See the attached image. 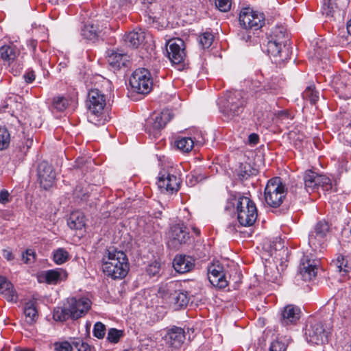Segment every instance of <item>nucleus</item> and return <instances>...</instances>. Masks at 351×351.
Wrapping results in <instances>:
<instances>
[{"mask_svg":"<svg viewBox=\"0 0 351 351\" xmlns=\"http://www.w3.org/2000/svg\"><path fill=\"white\" fill-rule=\"evenodd\" d=\"M53 318L56 322H64L71 319L68 305L65 307H56L53 312Z\"/></svg>","mask_w":351,"mask_h":351,"instance_id":"35","label":"nucleus"},{"mask_svg":"<svg viewBox=\"0 0 351 351\" xmlns=\"http://www.w3.org/2000/svg\"><path fill=\"white\" fill-rule=\"evenodd\" d=\"M67 224L72 230H81L85 226L86 220L84 213L79 210L71 213L67 219Z\"/></svg>","mask_w":351,"mask_h":351,"instance_id":"30","label":"nucleus"},{"mask_svg":"<svg viewBox=\"0 0 351 351\" xmlns=\"http://www.w3.org/2000/svg\"><path fill=\"white\" fill-rule=\"evenodd\" d=\"M69 106V100L63 96L54 97L52 101V108L58 112H63Z\"/></svg>","mask_w":351,"mask_h":351,"instance_id":"38","label":"nucleus"},{"mask_svg":"<svg viewBox=\"0 0 351 351\" xmlns=\"http://www.w3.org/2000/svg\"><path fill=\"white\" fill-rule=\"evenodd\" d=\"M334 265L337 267V271L341 273L342 276H345L351 270V267L348 264V261L343 256H339L337 258L333 261Z\"/></svg>","mask_w":351,"mask_h":351,"instance_id":"36","label":"nucleus"},{"mask_svg":"<svg viewBox=\"0 0 351 351\" xmlns=\"http://www.w3.org/2000/svg\"><path fill=\"white\" fill-rule=\"evenodd\" d=\"M43 276L47 284L55 285L64 280L67 278V273L62 269H50L46 271Z\"/></svg>","mask_w":351,"mask_h":351,"instance_id":"29","label":"nucleus"},{"mask_svg":"<svg viewBox=\"0 0 351 351\" xmlns=\"http://www.w3.org/2000/svg\"><path fill=\"white\" fill-rule=\"evenodd\" d=\"M271 40L290 49V36L284 27H276L272 32Z\"/></svg>","mask_w":351,"mask_h":351,"instance_id":"28","label":"nucleus"},{"mask_svg":"<svg viewBox=\"0 0 351 351\" xmlns=\"http://www.w3.org/2000/svg\"><path fill=\"white\" fill-rule=\"evenodd\" d=\"M19 53L17 48L14 45H3L0 48L1 58L9 64L16 58Z\"/></svg>","mask_w":351,"mask_h":351,"instance_id":"32","label":"nucleus"},{"mask_svg":"<svg viewBox=\"0 0 351 351\" xmlns=\"http://www.w3.org/2000/svg\"><path fill=\"white\" fill-rule=\"evenodd\" d=\"M193 230L194 232V233L197 235V236H199L200 234V230L197 228H193Z\"/></svg>","mask_w":351,"mask_h":351,"instance_id":"61","label":"nucleus"},{"mask_svg":"<svg viewBox=\"0 0 351 351\" xmlns=\"http://www.w3.org/2000/svg\"><path fill=\"white\" fill-rule=\"evenodd\" d=\"M285 344L278 340H275L271 342L269 351H285Z\"/></svg>","mask_w":351,"mask_h":351,"instance_id":"50","label":"nucleus"},{"mask_svg":"<svg viewBox=\"0 0 351 351\" xmlns=\"http://www.w3.org/2000/svg\"><path fill=\"white\" fill-rule=\"evenodd\" d=\"M2 256L8 261H11L14 258L12 252L8 249H3L2 250Z\"/></svg>","mask_w":351,"mask_h":351,"instance_id":"56","label":"nucleus"},{"mask_svg":"<svg viewBox=\"0 0 351 351\" xmlns=\"http://www.w3.org/2000/svg\"><path fill=\"white\" fill-rule=\"evenodd\" d=\"M106 105V95L101 90L94 88L88 92L86 106L90 122L101 125L108 121V116L105 114Z\"/></svg>","mask_w":351,"mask_h":351,"instance_id":"2","label":"nucleus"},{"mask_svg":"<svg viewBox=\"0 0 351 351\" xmlns=\"http://www.w3.org/2000/svg\"><path fill=\"white\" fill-rule=\"evenodd\" d=\"M204 143L202 135L200 137H186L178 136L174 142L175 146L180 151L188 153L192 150L195 145H202Z\"/></svg>","mask_w":351,"mask_h":351,"instance_id":"18","label":"nucleus"},{"mask_svg":"<svg viewBox=\"0 0 351 351\" xmlns=\"http://www.w3.org/2000/svg\"><path fill=\"white\" fill-rule=\"evenodd\" d=\"M245 106V101L240 91L227 93L219 102L221 112L228 119L239 116L243 112Z\"/></svg>","mask_w":351,"mask_h":351,"instance_id":"5","label":"nucleus"},{"mask_svg":"<svg viewBox=\"0 0 351 351\" xmlns=\"http://www.w3.org/2000/svg\"><path fill=\"white\" fill-rule=\"evenodd\" d=\"M214 40V36L210 32H204L199 36V43L204 49L209 48Z\"/></svg>","mask_w":351,"mask_h":351,"instance_id":"41","label":"nucleus"},{"mask_svg":"<svg viewBox=\"0 0 351 351\" xmlns=\"http://www.w3.org/2000/svg\"><path fill=\"white\" fill-rule=\"evenodd\" d=\"M300 309L294 305L286 306L281 313L280 322L282 325L287 326L295 324L300 317Z\"/></svg>","mask_w":351,"mask_h":351,"instance_id":"23","label":"nucleus"},{"mask_svg":"<svg viewBox=\"0 0 351 351\" xmlns=\"http://www.w3.org/2000/svg\"><path fill=\"white\" fill-rule=\"evenodd\" d=\"M123 335V331L116 328H110L108 330L107 339L113 343H117Z\"/></svg>","mask_w":351,"mask_h":351,"instance_id":"43","label":"nucleus"},{"mask_svg":"<svg viewBox=\"0 0 351 351\" xmlns=\"http://www.w3.org/2000/svg\"><path fill=\"white\" fill-rule=\"evenodd\" d=\"M189 298L187 293L184 291H181L179 288H177L176 292L171 300L169 304H173L176 308L185 306L189 303Z\"/></svg>","mask_w":351,"mask_h":351,"instance_id":"34","label":"nucleus"},{"mask_svg":"<svg viewBox=\"0 0 351 351\" xmlns=\"http://www.w3.org/2000/svg\"><path fill=\"white\" fill-rule=\"evenodd\" d=\"M203 179L204 178L200 173L197 171H193L187 176L186 182L192 186L202 181Z\"/></svg>","mask_w":351,"mask_h":351,"instance_id":"49","label":"nucleus"},{"mask_svg":"<svg viewBox=\"0 0 351 351\" xmlns=\"http://www.w3.org/2000/svg\"><path fill=\"white\" fill-rule=\"evenodd\" d=\"M160 271V263L156 261L152 262L146 268V272L149 276L159 275Z\"/></svg>","mask_w":351,"mask_h":351,"instance_id":"44","label":"nucleus"},{"mask_svg":"<svg viewBox=\"0 0 351 351\" xmlns=\"http://www.w3.org/2000/svg\"><path fill=\"white\" fill-rule=\"evenodd\" d=\"M302 97L308 100L311 104H314L319 99V93L315 90L314 86H310L306 88L302 93Z\"/></svg>","mask_w":351,"mask_h":351,"instance_id":"37","label":"nucleus"},{"mask_svg":"<svg viewBox=\"0 0 351 351\" xmlns=\"http://www.w3.org/2000/svg\"><path fill=\"white\" fill-rule=\"evenodd\" d=\"M91 301L87 298H71L67 305L71 315V319L76 320L84 316L91 307Z\"/></svg>","mask_w":351,"mask_h":351,"instance_id":"11","label":"nucleus"},{"mask_svg":"<svg viewBox=\"0 0 351 351\" xmlns=\"http://www.w3.org/2000/svg\"><path fill=\"white\" fill-rule=\"evenodd\" d=\"M304 182L305 189L308 193L319 189H322L324 192L330 191L332 189V184L329 178L324 175H319L311 170L305 172Z\"/></svg>","mask_w":351,"mask_h":351,"instance_id":"7","label":"nucleus"},{"mask_svg":"<svg viewBox=\"0 0 351 351\" xmlns=\"http://www.w3.org/2000/svg\"><path fill=\"white\" fill-rule=\"evenodd\" d=\"M180 179L170 172L160 173L157 184L162 192L173 193L180 189Z\"/></svg>","mask_w":351,"mask_h":351,"instance_id":"14","label":"nucleus"},{"mask_svg":"<svg viewBox=\"0 0 351 351\" xmlns=\"http://www.w3.org/2000/svg\"><path fill=\"white\" fill-rule=\"evenodd\" d=\"M145 34L142 29L130 32L124 36L125 44L131 48H138L145 40Z\"/></svg>","mask_w":351,"mask_h":351,"instance_id":"27","label":"nucleus"},{"mask_svg":"<svg viewBox=\"0 0 351 351\" xmlns=\"http://www.w3.org/2000/svg\"><path fill=\"white\" fill-rule=\"evenodd\" d=\"M10 142V134L5 127H0V150L6 149Z\"/></svg>","mask_w":351,"mask_h":351,"instance_id":"40","label":"nucleus"},{"mask_svg":"<svg viewBox=\"0 0 351 351\" xmlns=\"http://www.w3.org/2000/svg\"><path fill=\"white\" fill-rule=\"evenodd\" d=\"M203 179L204 178L200 173L197 171H193L187 176L186 182L192 186L202 181Z\"/></svg>","mask_w":351,"mask_h":351,"instance_id":"48","label":"nucleus"},{"mask_svg":"<svg viewBox=\"0 0 351 351\" xmlns=\"http://www.w3.org/2000/svg\"><path fill=\"white\" fill-rule=\"evenodd\" d=\"M104 274L112 280L124 278L130 270L127 255L121 250L108 249L101 260Z\"/></svg>","mask_w":351,"mask_h":351,"instance_id":"1","label":"nucleus"},{"mask_svg":"<svg viewBox=\"0 0 351 351\" xmlns=\"http://www.w3.org/2000/svg\"><path fill=\"white\" fill-rule=\"evenodd\" d=\"M108 62L115 69H120L122 66H127L128 56L126 53L117 52L114 50L108 51Z\"/></svg>","mask_w":351,"mask_h":351,"instance_id":"26","label":"nucleus"},{"mask_svg":"<svg viewBox=\"0 0 351 351\" xmlns=\"http://www.w3.org/2000/svg\"><path fill=\"white\" fill-rule=\"evenodd\" d=\"M318 263L317 260L311 259L308 256L301 259L300 274L304 281H309L316 276Z\"/></svg>","mask_w":351,"mask_h":351,"instance_id":"16","label":"nucleus"},{"mask_svg":"<svg viewBox=\"0 0 351 351\" xmlns=\"http://www.w3.org/2000/svg\"><path fill=\"white\" fill-rule=\"evenodd\" d=\"M252 169L248 164H241L238 171L239 178L243 180H247L252 175Z\"/></svg>","mask_w":351,"mask_h":351,"instance_id":"42","label":"nucleus"},{"mask_svg":"<svg viewBox=\"0 0 351 351\" xmlns=\"http://www.w3.org/2000/svg\"><path fill=\"white\" fill-rule=\"evenodd\" d=\"M0 294L8 302H17L18 295L13 285L5 277L2 276H0Z\"/></svg>","mask_w":351,"mask_h":351,"instance_id":"24","label":"nucleus"},{"mask_svg":"<svg viewBox=\"0 0 351 351\" xmlns=\"http://www.w3.org/2000/svg\"><path fill=\"white\" fill-rule=\"evenodd\" d=\"M347 29H348V34H350L351 35V19L350 21H348L347 23Z\"/></svg>","mask_w":351,"mask_h":351,"instance_id":"60","label":"nucleus"},{"mask_svg":"<svg viewBox=\"0 0 351 351\" xmlns=\"http://www.w3.org/2000/svg\"><path fill=\"white\" fill-rule=\"evenodd\" d=\"M24 314L25 316V321L28 324L32 325L36 322L38 315L36 309V301L30 300L25 304Z\"/></svg>","mask_w":351,"mask_h":351,"instance_id":"31","label":"nucleus"},{"mask_svg":"<svg viewBox=\"0 0 351 351\" xmlns=\"http://www.w3.org/2000/svg\"><path fill=\"white\" fill-rule=\"evenodd\" d=\"M32 144L33 140L30 138H27L23 142L22 145L19 146V151L21 152V154L25 155L32 147Z\"/></svg>","mask_w":351,"mask_h":351,"instance_id":"51","label":"nucleus"},{"mask_svg":"<svg viewBox=\"0 0 351 351\" xmlns=\"http://www.w3.org/2000/svg\"><path fill=\"white\" fill-rule=\"evenodd\" d=\"M165 342L171 347L178 348L185 340V334L183 328L173 326L167 330L164 337Z\"/></svg>","mask_w":351,"mask_h":351,"instance_id":"19","label":"nucleus"},{"mask_svg":"<svg viewBox=\"0 0 351 351\" xmlns=\"http://www.w3.org/2000/svg\"><path fill=\"white\" fill-rule=\"evenodd\" d=\"M289 116V112L287 111H285V110H282V111H280L278 112V117H288Z\"/></svg>","mask_w":351,"mask_h":351,"instance_id":"58","label":"nucleus"},{"mask_svg":"<svg viewBox=\"0 0 351 351\" xmlns=\"http://www.w3.org/2000/svg\"><path fill=\"white\" fill-rule=\"evenodd\" d=\"M53 346L56 351H73V347L68 341L56 342Z\"/></svg>","mask_w":351,"mask_h":351,"instance_id":"47","label":"nucleus"},{"mask_svg":"<svg viewBox=\"0 0 351 351\" xmlns=\"http://www.w3.org/2000/svg\"><path fill=\"white\" fill-rule=\"evenodd\" d=\"M34 258V252L31 250H26L25 253L23 254V260L24 263L28 264L31 263Z\"/></svg>","mask_w":351,"mask_h":351,"instance_id":"53","label":"nucleus"},{"mask_svg":"<svg viewBox=\"0 0 351 351\" xmlns=\"http://www.w3.org/2000/svg\"><path fill=\"white\" fill-rule=\"evenodd\" d=\"M15 351H34L32 349H29V348H15Z\"/></svg>","mask_w":351,"mask_h":351,"instance_id":"59","label":"nucleus"},{"mask_svg":"<svg viewBox=\"0 0 351 351\" xmlns=\"http://www.w3.org/2000/svg\"><path fill=\"white\" fill-rule=\"evenodd\" d=\"M216 7L221 12H228L231 8L230 0H215Z\"/></svg>","mask_w":351,"mask_h":351,"instance_id":"46","label":"nucleus"},{"mask_svg":"<svg viewBox=\"0 0 351 351\" xmlns=\"http://www.w3.org/2000/svg\"><path fill=\"white\" fill-rule=\"evenodd\" d=\"M180 283L177 281H170L167 283L162 284L159 287L158 295L166 300L168 304H170V301L173 299L177 288H180Z\"/></svg>","mask_w":351,"mask_h":351,"instance_id":"25","label":"nucleus"},{"mask_svg":"<svg viewBox=\"0 0 351 351\" xmlns=\"http://www.w3.org/2000/svg\"><path fill=\"white\" fill-rule=\"evenodd\" d=\"M267 52L276 64H280L290 58V49L279 45L271 39L267 44Z\"/></svg>","mask_w":351,"mask_h":351,"instance_id":"15","label":"nucleus"},{"mask_svg":"<svg viewBox=\"0 0 351 351\" xmlns=\"http://www.w3.org/2000/svg\"><path fill=\"white\" fill-rule=\"evenodd\" d=\"M129 83L134 92L139 94H147L152 90L153 81L147 69L138 68L132 73Z\"/></svg>","mask_w":351,"mask_h":351,"instance_id":"6","label":"nucleus"},{"mask_svg":"<svg viewBox=\"0 0 351 351\" xmlns=\"http://www.w3.org/2000/svg\"><path fill=\"white\" fill-rule=\"evenodd\" d=\"M69 252L64 248H58L53 252V261L57 265H62L69 259Z\"/></svg>","mask_w":351,"mask_h":351,"instance_id":"39","label":"nucleus"},{"mask_svg":"<svg viewBox=\"0 0 351 351\" xmlns=\"http://www.w3.org/2000/svg\"><path fill=\"white\" fill-rule=\"evenodd\" d=\"M248 140H249L250 143L256 145L258 142L259 137H258V134H256L255 133H252V134H250V136L248 137Z\"/></svg>","mask_w":351,"mask_h":351,"instance_id":"57","label":"nucleus"},{"mask_svg":"<svg viewBox=\"0 0 351 351\" xmlns=\"http://www.w3.org/2000/svg\"><path fill=\"white\" fill-rule=\"evenodd\" d=\"M10 201L11 198L10 193L5 189L1 190L0 191V203L2 204H5Z\"/></svg>","mask_w":351,"mask_h":351,"instance_id":"52","label":"nucleus"},{"mask_svg":"<svg viewBox=\"0 0 351 351\" xmlns=\"http://www.w3.org/2000/svg\"><path fill=\"white\" fill-rule=\"evenodd\" d=\"M329 232V225L324 220L319 221L308 236V243L311 247L317 250L324 244L325 237Z\"/></svg>","mask_w":351,"mask_h":351,"instance_id":"12","label":"nucleus"},{"mask_svg":"<svg viewBox=\"0 0 351 351\" xmlns=\"http://www.w3.org/2000/svg\"><path fill=\"white\" fill-rule=\"evenodd\" d=\"M208 276L210 282L219 288H225L228 286L223 268L219 264H212L208 268Z\"/></svg>","mask_w":351,"mask_h":351,"instance_id":"17","label":"nucleus"},{"mask_svg":"<svg viewBox=\"0 0 351 351\" xmlns=\"http://www.w3.org/2000/svg\"><path fill=\"white\" fill-rule=\"evenodd\" d=\"M75 347L78 351H90V346L84 342L76 343Z\"/></svg>","mask_w":351,"mask_h":351,"instance_id":"55","label":"nucleus"},{"mask_svg":"<svg viewBox=\"0 0 351 351\" xmlns=\"http://www.w3.org/2000/svg\"><path fill=\"white\" fill-rule=\"evenodd\" d=\"M237 206V219L243 226H250L257 219V208L252 200L245 196H232L228 199L226 210Z\"/></svg>","mask_w":351,"mask_h":351,"instance_id":"3","label":"nucleus"},{"mask_svg":"<svg viewBox=\"0 0 351 351\" xmlns=\"http://www.w3.org/2000/svg\"><path fill=\"white\" fill-rule=\"evenodd\" d=\"M154 0H143L144 3H152Z\"/></svg>","mask_w":351,"mask_h":351,"instance_id":"62","label":"nucleus"},{"mask_svg":"<svg viewBox=\"0 0 351 351\" xmlns=\"http://www.w3.org/2000/svg\"><path fill=\"white\" fill-rule=\"evenodd\" d=\"M38 176L40 186L47 190L54 183L56 173L51 165L46 161H43L38 165Z\"/></svg>","mask_w":351,"mask_h":351,"instance_id":"13","label":"nucleus"},{"mask_svg":"<svg viewBox=\"0 0 351 351\" xmlns=\"http://www.w3.org/2000/svg\"><path fill=\"white\" fill-rule=\"evenodd\" d=\"M100 32L99 26L91 22L84 25L82 29V35L87 40H93L98 36Z\"/></svg>","mask_w":351,"mask_h":351,"instance_id":"33","label":"nucleus"},{"mask_svg":"<svg viewBox=\"0 0 351 351\" xmlns=\"http://www.w3.org/2000/svg\"><path fill=\"white\" fill-rule=\"evenodd\" d=\"M106 334V327L104 324L100 322H96L94 325L93 335L98 339H102Z\"/></svg>","mask_w":351,"mask_h":351,"instance_id":"45","label":"nucleus"},{"mask_svg":"<svg viewBox=\"0 0 351 351\" xmlns=\"http://www.w3.org/2000/svg\"><path fill=\"white\" fill-rule=\"evenodd\" d=\"M308 342L313 344H322L328 341L327 332L321 322L309 321L305 330Z\"/></svg>","mask_w":351,"mask_h":351,"instance_id":"10","label":"nucleus"},{"mask_svg":"<svg viewBox=\"0 0 351 351\" xmlns=\"http://www.w3.org/2000/svg\"><path fill=\"white\" fill-rule=\"evenodd\" d=\"M286 195L287 189L280 178L275 177L268 180L264 190V199L269 207H280Z\"/></svg>","mask_w":351,"mask_h":351,"instance_id":"4","label":"nucleus"},{"mask_svg":"<svg viewBox=\"0 0 351 351\" xmlns=\"http://www.w3.org/2000/svg\"><path fill=\"white\" fill-rule=\"evenodd\" d=\"M34 71L31 70L28 71L24 75L23 77L27 83H32L35 80Z\"/></svg>","mask_w":351,"mask_h":351,"instance_id":"54","label":"nucleus"},{"mask_svg":"<svg viewBox=\"0 0 351 351\" xmlns=\"http://www.w3.org/2000/svg\"><path fill=\"white\" fill-rule=\"evenodd\" d=\"M175 270L180 274H185L191 271L195 266V260L189 256H176L173 261Z\"/></svg>","mask_w":351,"mask_h":351,"instance_id":"22","label":"nucleus"},{"mask_svg":"<svg viewBox=\"0 0 351 351\" xmlns=\"http://www.w3.org/2000/svg\"><path fill=\"white\" fill-rule=\"evenodd\" d=\"M168 57L171 62L178 66V70H182L185 66L186 52L185 44L180 38L171 39L168 43Z\"/></svg>","mask_w":351,"mask_h":351,"instance_id":"9","label":"nucleus"},{"mask_svg":"<svg viewBox=\"0 0 351 351\" xmlns=\"http://www.w3.org/2000/svg\"><path fill=\"white\" fill-rule=\"evenodd\" d=\"M189 238V232L184 223H178L171 228V239L175 247L185 244Z\"/></svg>","mask_w":351,"mask_h":351,"instance_id":"21","label":"nucleus"},{"mask_svg":"<svg viewBox=\"0 0 351 351\" xmlns=\"http://www.w3.org/2000/svg\"><path fill=\"white\" fill-rule=\"evenodd\" d=\"M171 119L168 110H164L160 113L154 114L149 121L150 125L147 127L148 132L157 133L163 128Z\"/></svg>","mask_w":351,"mask_h":351,"instance_id":"20","label":"nucleus"},{"mask_svg":"<svg viewBox=\"0 0 351 351\" xmlns=\"http://www.w3.org/2000/svg\"><path fill=\"white\" fill-rule=\"evenodd\" d=\"M240 25L246 29H258L265 24V16L263 13L254 11L247 7L243 8L239 14Z\"/></svg>","mask_w":351,"mask_h":351,"instance_id":"8","label":"nucleus"}]
</instances>
